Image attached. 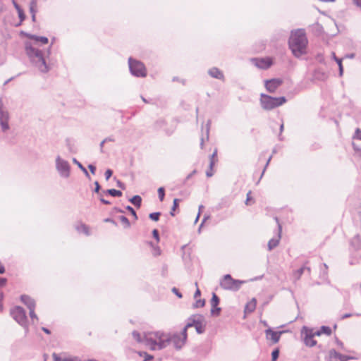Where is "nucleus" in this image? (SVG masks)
I'll use <instances>...</instances> for the list:
<instances>
[{"instance_id": "nucleus-62", "label": "nucleus", "mask_w": 361, "mask_h": 361, "mask_svg": "<svg viewBox=\"0 0 361 361\" xmlns=\"http://www.w3.org/2000/svg\"><path fill=\"white\" fill-rule=\"evenodd\" d=\"M142 100L145 103H148L147 101L145 99V98H142Z\"/></svg>"}, {"instance_id": "nucleus-8", "label": "nucleus", "mask_w": 361, "mask_h": 361, "mask_svg": "<svg viewBox=\"0 0 361 361\" xmlns=\"http://www.w3.org/2000/svg\"><path fill=\"white\" fill-rule=\"evenodd\" d=\"M316 333L314 332V329H310L307 326H303L301 331V336L305 344L308 347H313L316 341L314 340V336Z\"/></svg>"}, {"instance_id": "nucleus-53", "label": "nucleus", "mask_w": 361, "mask_h": 361, "mask_svg": "<svg viewBox=\"0 0 361 361\" xmlns=\"http://www.w3.org/2000/svg\"><path fill=\"white\" fill-rule=\"evenodd\" d=\"M173 292H175L176 293V295L178 296V298H182V295L180 293H178V292H177V290L174 288L173 289Z\"/></svg>"}, {"instance_id": "nucleus-45", "label": "nucleus", "mask_w": 361, "mask_h": 361, "mask_svg": "<svg viewBox=\"0 0 361 361\" xmlns=\"http://www.w3.org/2000/svg\"><path fill=\"white\" fill-rule=\"evenodd\" d=\"M336 342L341 349L343 348V343L341 341H339L337 338H336Z\"/></svg>"}, {"instance_id": "nucleus-41", "label": "nucleus", "mask_w": 361, "mask_h": 361, "mask_svg": "<svg viewBox=\"0 0 361 361\" xmlns=\"http://www.w3.org/2000/svg\"><path fill=\"white\" fill-rule=\"evenodd\" d=\"M18 16H19V18H20V23H21V22H23L25 20V15L24 14V12L23 11V9L19 11H18Z\"/></svg>"}, {"instance_id": "nucleus-40", "label": "nucleus", "mask_w": 361, "mask_h": 361, "mask_svg": "<svg viewBox=\"0 0 361 361\" xmlns=\"http://www.w3.org/2000/svg\"><path fill=\"white\" fill-rule=\"evenodd\" d=\"M28 309L30 310V316L31 319H36L37 320L38 318L35 312V307L28 308Z\"/></svg>"}, {"instance_id": "nucleus-33", "label": "nucleus", "mask_w": 361, "mask_h": 361, "mask_svg": "<svg viewBox=\"0 0 361 361\" xmlns=\"http://www.w3.org/2000/svg\"><path fill=\"white\" fill-rule=\"evenodd\" d=\"M178 207H179V200L176 198L173 200V204L172 209L171 212V216L175 215L174 212L178 208Z\"/></svg>"}, {"instance_id": "nucleus-49", "label": "nucleus", "mask_w": 361, "mask_h": 361, "mask_svg": "<svg viewBox=\"0 0 361 361\" xmlns=\"http://www.w3.org/2000/svg\"><path fill=\"white\" fill-rule=\"evenodd\" d=\"M200 294H201L200 290L199 288H197L194 295L195 298H197L198 297H200Z\"/></svg>"}, {"instance_id": "nucleus-63", "label": "nucleus", "mask_w": 361, "mask_h": 361, "mask_svg": "<svg viewBox=\"0 0 361 361\" xmlns=\"http://www.w3.org/2000/svg\"><path fill=\"white\" fill-rule=\"evenodd\" d=\"M147 359H152V356H150V355H147Z\"/></svg>"}, {"instance_id": "nucleus-34", "label": "nucleus", "mask_w": 361, "mask_h": 361, "mask_svg": "<svg viewBox=\"0 0 361 361\" xmlns=\"http://www.w3.org/2000/svg\"><path fill=\"white\" fill-rule=\"evenodd\" d=\"M160 216H161L160 212H154V213H151L149 214V217L152 221H159Z\"/></svg>"}, {"instance_id": "nucleus-42", "label": "nucleus", "mask_w": 361, "mask_h": 361, "mask_svg": "<svg viewBox=\"0 0 361 361\" xmlns=\"http://www.w3.org/2000/svg\"><path fill=\"white\" fill-rule=\"evenodd\" d=\"M152 235L154 236V238L156 239L157 242H159V232L157 229H154L153 231H152Z\"/></svg>"}, {"instance_id": "nucleus-21", "label": "nucleus", "mask_w": 361, "mask_h": 361, "mask_svg": "<svg viewBox=\"0 0 361 361\" xmlns=\"http://www.w3.org/2000/svg\"><path fill=\"white\" fill-rule=\"evenodd\" d=\"M26 37L42 44H47L49 42L48 38L46 37H38L31 34H26Z\"/></svg>"}, {"instance_id": "nucleus-54", "label": "nucleus", "mask_w": 361, "mask_h": 361, "mask_svg": "<svg viewBox=\"0 0 361 361\" xmlns=\"http://www.w3.org/2000/svg\"><path fill=\"white\" fill-rule=\"evenodd\" d=\"M95 185H96L95 191L98 192L99 190V183L97 182L95 183Z\"/></svg>"}, {"instance_id": "nucleus-50", "label": "nucleus", "mask_w": 361, "mask_h": 361, "mask_svg": "<svg viewBox=\"0 0 361 361\" xmlns=\"http://www.w3.org/2000/svg\"><path fill=\"white\" fill-rule=\"evenodd\" d=\"M13 5H14V7L16 8V9L17 10V11L22 10L20 6L15 1H13Z\"/></svg>"}, {"instance_id": "nucleus-13", "label": "nucleus", "mask_w": 361, "mask_h": 361, "mask_svg": "<svg viewBox=\"0 0 361 361\" xmlns=\"http://www.w3.org/2000/svg\"><path fill=\"white\" fill-rule=\"evenodd\" d=\"M194 326L198 334H202L204 331L205 324L202 318L198 319H193L192 322L188 323L185 328L188 330V328Z\"/></svg>"}, {"instance_id": "nucleus-59", "label": "nucleus", "mask_w": 361, "mask_h": 361, "mask_svg": "<svg viewBox=\"0 0 361 361\" xmlns=\"http://www.w3.org/2000/svg\"><path fill=\"white\" fill-rule=\"evenodd\" d=\"M283 123H281L280 125V130H281V133L283 131Z\"/></svg>"}, {"instance_id": "nucleus-4", "label": "nucleus", "mask_w": 361, "mask_h": 361, "mask_svg": "<svg viewBox=\"0 0 361 361\" xmlns=\"http://www.w3.org/2000/svg\"><path fill=\"white\" fill-rule=\"evenodd\" d=\"M284 97H273L265 94H261L260 103L262 107L266 110H271L286 103Z\"/></svg>"}, {"instance_id": "nucleus-3", "label": "nucleus", "mask_w": 361, "mask_h": 361, "mask_svg": "<svg viewBox=\"0 0 361 361\" xmlns=\"http://www.w3.org/2000/svg\"><path fill=\"white\" fill-rule=\"evenodd\" d=\"M25 51L27 56L32 60L41 72L46 73L48 71V66L46 64L41 51L34 48L30 43L26 44Z\"/></svg>"}, {"instance_id": "nucleus-7", "label": "nucleus", "mask_w": 361, "mask_h": 361, "mask_svg": "<svg viewBox=\"0 0 361 361\" xmlns=\"http://www.w3.org/2000/svg\"><path fill=\"white\" fill-rule=\"evenodd\" d=\"M12 317L21 326H26L27 316L24 309L20 306H15L11 310Z\"/></svg>"}, {"instance_id": "nucleus-14", "label": "nucleus", "mask_w": 361, "mask_h": 361, "mask_svg": "<svg viewBox=\"0 0 361 361\" xmlns=\"http://www.w3.org/2000/svg\"><path fill=\"white\" fill-rule=\"evenodd\" d=\"M219 304V297L215 293H213V295H212V298L211 300V305H212L211 312L213 315L217 316L220 314L221 308L218 307Z\"/></svg>"}, {"instance_id": "nucleus-39", "label": "nucleus", "mask_w": 361, "mask_h": 361, "mask_svg": "<svg viewBox=\"0 0 361 361\" xmlns=\"http://www.w3.org/2000/svg\"><path fill=\"white\" fill-rule=\"evenodd\" d=\"M205 304L204 300H197L195 304V307H202Z\"/></svg>"}, {"instance_id": "nucleus-24", "label": "nucleus", "mask_w": 361, "mask_h": 361, "mask_svg": "<svg viewBox=\"0 0 361 361\" xmlns=\"http://www.w3.org/2000/svg\"><path fill=\"white\" fill-rule=\"evenodd\" d=\"M351 245L355 249V250H360L361 248V238L360 235H355L353 238L351 240Z\"/></svg>"}, {"instance_id": "nucleus-28", "label": "nucleus", "mask_w": 361, "mask_h": 361, "mask_svg": "<svg viewBox=\"0 0 361 361\" xmlns=\"http://www.w3.org/2000/svg\"><path fill=\"white\" fill-rule=\"evenodd\" d=\"M279 238H280V237H279L278 238H273L269 241L268 247H269V250H272L273 248L276 247L279 245Z\"/></svg>"}, {"instance_id": "nucleus-19", "label": "nucleus", "mask_w": 361, "mask_h": 361, "mask_svg": "<svg viewBox=\"0 0 361 361\" xmlns=\"http://www.w3.org/2000/svg\"><path fill=\"white\" fill-rule=\"evenodd\" d=\"M20 300L27 307V308L35 307V302L29 295H23L20 297Z\"/></svg>"}, {"instance_id": "nucleus-30", "label": "nucleus", "mask_w": 361, "mask_h": 361, "mask_svg": "<svg viewBox=\"0 0 361 361\" xmlns=\"http://www.w3.org/2000/svg\"><path fill=\"white\" fill-rule=\"evenodd\" d=\"M254 203H255V200H254V198L252 197V192L249 191L247 193V198H246V200H245V204L246 205H251V204H252Z\"/></svg>"}, {"instance_id": "nucleus-31", "label": "nucleus", "mask_w": 361, "mask_h": 361, "mask_svg": "<svg viewBox=\"0 0 361 361\" xmlns=\"http://www.w3.org/2000/svg\"><path fill=\"white\" fill-rule=\"evenodd\" d=\"M108 193L113 197H121L122 195V192L116 189L108 190Z\"/></svg>"}, {"instance_id": "nucleus-26", "label": "nucleus", "mask_w": 361, "mask_h": 361, "mask_svg": "<svg viewBox=\"0 0 361 361\" xmlns=\"http://www.w3.org/2000/svg\"><path fill=\"white\" fill-rule=\"evenodd\" d=\"M132 204L136 206L137 208H140L141 206L142 198L139 195H135L130 200Z\"/></svg>"}, {"instance_id": "nucleus-46", "label": "nucleus", "mask_w": 361, "mask_h": 361, "mask_svg": "<svg viewBox=\"0 0 361 361\" xmlns=\"http://www.w3.org/2000/svg\"><path fill=\"white\" fill-rule=\"evenodd\" d=\"M88 168L90 169L91 173L92 174H94L95 173V171H96V168L95 166H94L93 165H89L88 166Z\"/></svg>"}, {"instance_id": "nucleus-52", "label": "nucleus", "mask_w": 361, "mask_h": 361, "mask_svg": "<svg viewBox=\"0 0 361 361\" xmlns=\"http://www.w3.org/2000/svg\"><path fill=\"white\" fill-rule=\"evenodd\" d=\"M42 329L47 334H51L50 331L48 329H47V328L43 327Z\"/></svg>"}, {"instance_id": "nucleus-10", "label": "nucleus", "mask_w": 361, "mask_h": 361, "mask_svg": "<svg viewBox=\"0 0 361 361\" xmlns=\"http://www.w3.org/2000/svg\"><path fill=\"white\" fill-rule=\"evenodd\" d=\"M283 80L280 78H273L264 80V87L266 90L270 92L274 93L282 85Z\"/></svg>"}, {"instance_id": "nucleus-48", "label": "nucleus", "mask_w": 361, "mask_h": 361, "mask_svg": "<svg viewBox=\"0 0 361 361\" xmlns=\"http://www.w3.org/2000/svg\"><path fill=\"white\" fill-rule=\"evenodd\" d=\"M5 272V267L3 264L0 262V274H2Z\"/></svg>"}, {"instance_id": "nucleus-9", "label": "nucleus", "mask_w": 361, "mask_h": 361, "mask_svg": "<svg viewBox=\"0 0 361 361\" xmlns=\"http://www.w3.org/2000/svg\"><path fill=\"white\" fill-rule=\"evenodd\" d=\"M171 343H173L176 349L181 348L185 343L187 340V330L185 328L183 329V331L180 335L173 334L171 335Z\"/></svg>"}, {"instance_id": "nucleus-57", "label": "nucleus", "mask_w": 361, "mask_h": 361, "mask_svg": "<svg viewBox=\"0 0 361 361\" xmlns=\"http://www.w3.org/2000/svg\"><path fill=\"white\" fill-rule=\"evenodd\" d=\"M32 19L33 21H35L36 19V13H32Z\"/></svg>"}, {"instance_id": "nucleus-37", "label": "nucleus", "mask_w": 361, "mask_h": 361, "mask_svg": "<svg viewBox=\"0 0 361 361\" xmlns=\"http://www.w3.org/2000/svg\"><path fill=\"white\" fill-rule=\"evenodd\" d=\"M279 349H276L274 350L272 353H271V360L272 361H276V360L278 359L279 357Z\"/></svg>"}, {"instance_id": "nucleus-36", "label": "nucleus", "mask_w": 361, "mask_h": 361, "mask_svg": "<svg viewBox=\"0 0 361 361\" xmlns=\"http://www.w3.org/2000/svg\"><path fill=\"white\" fill-rule=\"evenodd\" d=\"M158 195H159V197L160 200L162 202L164 199V195H165L164 188L161 187L158 189Z\"/></svg>"}, {"instance_id": "nucleus-23", "label": "nucleus", "mask_w": 361, "mask_h": 361, "mask_svg": "<svg viewBox=\"0 0 361 361\" xmlns=\"http://www.w3.org/2000/svg\"><path fill=\"white\" fill-rule=\"evenodd\" d=\"M216 154H217V151H216V149H215L214 153L212 154V155L210 157V164H209V166H210L211 171L210 172H209V171L207 172V176L208 177H211L213 175L212 168L214 166V164H216V162L217 161Z\"/></svg>"}, {"instance_id": "nucleus-35", "label": "nucleus", "mask_w": 361, "mask_h": 361, "mask_svg": "<svg viewBox=\"0 0 361 361\" xmlns=\"http://www.w3.org/2000/svg\"><path fill=\"white\" fill-rule=\"evenodd\" d=\"M37 1H32L30 3V12L31 13H36L37 12Z\"/></svg>"}, {"instance_id": "nucleus-5", "label": "nucleus", "mask_w": 361, "mask_h": 361, "mask_svg": "<svg viewBox=\"0 0 361 361\" xmlns=\"http://www.w3.org/2000/svg\"><path fill=\"white\" fill-rule=\"evenodd\" d=\"M129 67L130 72L136 77H145L147 75V71L145 65L137 60L129 59Z\"/></svg>"}, {"instance_id": "nucleus-12", "label": "nucleus", "mask_w": 361, "mask_h": 361, "mask_svg": "<svg viewBox=\"0 0 361 361\" xmlns=\"http://www.w3.org/2000/svg\"><path fill=\"white\" fill-rule=\"evenodd\" d=\"M283 333V331H274L270 328L265 330L266 338L267 341H270L271 344L277 343Z\"/></svg>"}, {"instance_id": "nucleus-27", "label": "nucleus", "mask_w": 361, "mask_h": 361, "mask_svg": "<svg viewBox=\"0 0 361 361\" xmlns=\"http://www.w3.org/2000/svg\"><path fill=\"white\" fill-rule=\"evenodd\" d=\"M332 54H333V57H334V60L336 61V63H337V64L338 66V68H339V75H340V76H341L343 75V65H342V59L337 58L334 53H332Z\"/></svg>"}, {"instance_id": "nucleus-1", "label": "nucleus", "mask_w": 361, "mask_h": 361, "mask_svg": "<svg viewBox=\"0 0 361 361\" xmlns=\"http://www.w3.org/2000/svg\"><path fill=\"white\" fill-rule=\"evenodd\" d=\"M132 335L135 341L145 343L152 350H161L171 344V334L162 331L148 332L143 338L136 331L133 332Z\"/></svg>"}, {"instance_id": "nucleus-17", "label": "nucleus", "mask_w": 361, "mask_h": 361, "mask_svg": "<svg viewBox=\"0 0 361 361\" xmlns=\"http://www.w3.org/2000/svg\"><path fill=\"white\" fill-rule=\"evenodd\" d=\"M8 118V112L0 111V124L3 130H7L9 128Z\"/></svg>"}, {"instance_id": "nucleus-11", "label": "nucleus", "mask_w": 361, "mask_h": 361, "mask_svg": "<svg viewBox=\"0 0 361 361\" xmlns=\"http://www.w3.org/2000/svg\"><path fill=\"white\" fill-rule=\"evenodd\" d=\"M252 62L261 69H267L273 64V59L271 57L256 58L252 59Z\"/></svg>"}, {"instance_id": "nucleus-22", "label": "nucleus", "mask_w": 361, "mask_h": 361, "mask_svg": "<svg viewBox=\"0 0 361 361\" xmlns=\"http://www.w3.org/2000/svg\"><path fill=\"white\" fill-rule=\"evenodd\" d=\"M209 74L215 78L217 79H224V74L223 73L217 68H212L209 71Z\"/></svg>"}, {"instance_id": "nucleus-58", "label": "nucleus", "mask_w": 361, "mask_h": 361, "mask_svg": "<svg viewBox=\"0 0 361 361\" xmlns=\"http://www.w3.org/2000/svg\"><path fill=\"white\" fill-rule=\"evenodd\" d=\"M159 123H164L165 121H164V120H161V121H157L156 124H159Z\"/></svg>"}, {"instance_id": "nucleus-55", "label": "nucleus", "mask_w": 361, "mask_h": 361, "mask_svg": "<svg viewBox=\"0 0 361 361\" xmlns=\"http://www.w3.org/2000/svg\"><path fill=\"white\" fill-rule=\"evenodd\" d=\"M101 201H102L104 204H110V202H109V201L105 200L104 199H101Z\"/></svg>"}, {"instance_id": "nucleus-15", "label": "nucleus", "mask_w": 361, "mask_h": 361, "mask_svg": "<svg viewBox=\"0 0 361 361\" xmlns=\"http://www.w3.org/2000/svg\"><path fill=\"white\" fill-rule=\"evenodd\" d=\"M348 357L336 352L335 350H331L329 353V361H347Z\"/></svg>"}, {"instance_id": "nucleus-2", "label": "nucleus", "mask_w": 361, "mask_h": 361, "mask_svg": "<svg viewBox=\"0 0 361 361\" xmlns=\"http://www.w3.org/2000/svg\"><path fill=\"white\" fill-rule=\"evenodd\" d=\"M289 47L293 54L296 57L306 54L308 41L303 30H296L290 34L289 41Z\"/></svg>"}, {"instance_id": "nucleus-32", "label": "nucleus", "mask_w": 361, "mask_h": 361, "mask_svg": "<svg viewBox=\"0 0 361 361\" xmlns=\"http://www.w3.org/2000/svg\"><path fill=\"white\" fill-rule=\"evenodd\" d=\"M119 220L126 228H129L130 226L129 220L126 216H119Z\"/></svg>"}, {"instance_id": "nucleus-60", "label": "nucleus", "mask_w": 361, "mask_h": 361, "mask_svg": "<svg viewBox=\"0 0 361 361\" xmlns=\"http://www.w3.org/2000/svg\"><path fill=\"white\" fill-rule=\"evenodd\" d=\"M349 58H353L354 57V54H351L350 55L348 56Z\"/></svg>"}, {"instance_id": "nucleus-25", "label": "nucleus", "mask_w": 361, "mask_h": 361, "mask_svg": "<svg viewBox=\"0 0 361 361\" xmlns=\"http://www.w3.org/2000/svg\"><path fill=\"white\" fill-rule=\"evenodd\" d=\"M332 333L331 329L327 326H322L319 329L317 330V336L322 334L330 336Z\"/></svg>"}, {"instance_id": "nucleus-44", "label": "nucleus", "mask_w": 361, "mask_h": 361, "mask_svg": "<svg viewBox=\"0 0 361 361\" xmlns=\"http://www.w3.org/2000/svg\"><path fill=\"white\" fill-rule=\"evenodd\" d=\"M74 162L77 164V165L86 173L87 174V170L82 166V165L78 162L77 160L74 159Z\"/></svg>"}, {"instance_id": "nucleus-6", "label": "nucleus", "mask_w": 361, "mask_h": 361, "mask_svg": "<svg viewBox=\"0 0 361 361\" xmlns=\"http://www.w3.org/2000/svg\"><path fill=\"white\" fill-rule=\"evenodd\" d=\"M243 281L233 279L231 275L227 274L224 276V279L221 281V286L226 290H238L240 288Z\"/></svg>"}, {"instance_id": "nucleus-43", "label": "nucleus", "mask_w": 361, "mask_h": 361, "mask_svg": "<svg viewBox=\"0 0 361 361\" xmlns=\"http://www.w3.org/2000/svg\"><path fill=\"white\" fill-rule=\"evenodd\" d=\"M113 171L111 169H107L105 172L106 180H109L112 176Z\"/></svg>"}, {"instance_id": "nucleus-56", "label": "nucleus", "mask_w": 361, "mask_h": 361, "mask_svg": "<svg viewBox=\"0 0 361 361\" xmlns=\"http://www.w3.org/2000/svg\"><path fill=\"white\" fill-rule=\"evenodd\" d=\"M350 317V314H343V315L341 317V318H342V319H345V318H348V317Z\"/></svg>"}, {"instance_id": "nucleus-18", "label": "nucleus", "mask_w": 361, "mask_h": 361, "mask_svg": "<svg viewBox=\"0 0 361 361\" xmlns=\"http://www.w3.org/2000/svg\"><path fill=\"white\" fill-rule=\"evenodd\" d=\"M257 307V300L256 298H252L250 301H248L244 309V312L245 314H250L253 312Z\"/></svg>"}, {"instance_id": "nucleus-38", "label": "nucleus", "mask_w": 361, "mask_h": 361, "mask_svg": "<svg viewBox=\"0 0 361 361\" xmlns=\"http://www.w3.org/2000/svg\"><path fill=\"white\" fill-rule=\"evenodd\" d=\"M126 209L128 210L130 212V213L132 214V216L134 217L135 220H137V216L136 214V212L133 209V207H131L130 206H127L126 207Z\"/></svg>"}, {"instance_id": "nucleus-61", "label": "nucleus", "mask_w": 361, "mask_h": 361, "mask_svg": "<svg viewBox=\"0 0 361 361\" xmlns=\"http://www.w3.org/2000/svg\"><path fill=\"white\" fill-rule=\"evenodd\" d=\"M317 61H321V59H320V56H319V54H317Z\"/></svg>"}, {"instance_id": "nucleus-20", "label": "nucleus", "mask_w": 361, "mask_h": 361, "mask_svg": "<svg viewBox=\"0 0 361 361\" xmlns=\"http://www.w3.org/2000/svg\"><path fill=\"white\" fill-rule=\"evenodd\" d=\"M353 139L361 140V130L357 128L355 132V135L353 137ZM353 147L355 151L361 152V147L356 142H353Z\"/></svg>"}, {"instance_id": "nucleus-16", "label": "nucleus", "mask_w": 361, "mask_h": 361, "mask_svg": "<svg viewBox=\"0 0 361 361\" xmlns=\"http://www.w3.org/2000/svg\"><path fill=\"white\" fill-rule=\"evenodd\" d=\"M319 269H320L319 279H320L321 281L320 282L317 281V284L325 283H329L328 274H327V270H328L327 265L326 264H323L322 265L320 266Z\"/></svg>"}, {"instance_id": "nucleus-64", "label": "nucleus", "mask_w": 361, "mask_h": 361, "mask_svg": "<svg viewBox=\"0 0 361 361\" xmlns=\"http://www.w3.org/2000/svg\"><path fill=\"white\" fill-rule=\"evenodd\" d=\"M317 32L319 31V25L317 24Z\"/></svg>"}, {"instance_id": "nucleus-51", "label": "nucleus", "mask_w": 361, "mask_h": 361, "mask_svg": "<svg viewBox=\"0 0 361 361\" xmlns=\"http://www.w3.org/2000/svg\"><path fill=\"white\" fill-rule=\"evenodd\" d=\"M13 5H14V7L16 8V9L17 10V11L22 10L20 6L15 1H13Z\"/></svg>"}, {"instance_id": "nucleus-29", "label": "nucleus", "mask_w": 361, "mask_h": 361, "mask_svg": "<svg viewBox=\"0 0 361 361\" xmlns=\"http://www.w3.org/2000/svg\"><path fill=\"white\" fill-rule=\"evenodd\" d=\"M78 231H80V232H82V233H84L86 235H89L90 234V228L85 224H80L78 227Z\"/></svg>"}, {"instance_id": "nucleus-47", "label": "nucleus", "mask_w": 361, "mask_h": 361, "mask_svg": "<svg viewBox=\"0 0 361 361\" xmlns=\"http://www.w3.org/2000/svg\"><path fill=\"white\" fill-rule=\"evenodd\" d=\"M6 283V279L4 278H0V286H4Z\"/></svg>"}]
</instances>
